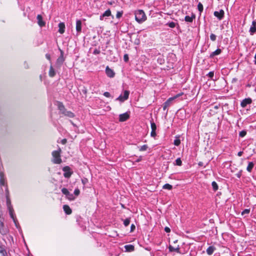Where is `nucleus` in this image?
<instances>
[{
    "mask_svg": "<svg viewBox=\"0 0 256 256\" xmlns=\"http://www.w3.org/2000/svg\"><path fill=\"white\" fill-rule=\"evenodd\" d=\"M63 170L64 172V176L65 178H69L71 176L72 172L70 171V168L68 166L64 167Z\"/></svg>",
    "mask_w": 256,
    "mask_h": 256,
    "instance_id": "obj_9",
    "label": "nucleus"
},
{
    "mask_svg": "<svg viewBox=\"0 0 256 256\" xmlns=\"http://www.w3.org/2000/svg\"><path fill=\"white\" fill-rule=\"evenodd\" d=\"M67 198L70 200H74L75 198L74 197V196H73L72 194H70L67 196Z\"/></svg>",
    "mask_w": 256,
    "mask_h": 256,
    "instance_id": "obj_41",
    "label": "nucleus"
},
{
    "mask_svg": "<svg viewBox=\"0 0 256 256\" xmlns=\"http://www.w3.org/2000/svg\"><path fill=\"white\" fill-rule=\"evenodd\" d=\"M0 254L2 256H8V254L4 246L0 244Z\"/></svg>",
    "mask_w": 256,
    "mask_h": 256,
    "instance_id": "obj_15",
    "label": "nucleus"
},
{
    "mask_svg": "<svg viewBox=\"0 0 256 256\" xmlns=\"http://www.w3.org/2000/svg\"><path fill=\"white\" fill-rule=\"evenodd\" d=\"M195 18V15L192 14L191 16H186L184 18V20L186 22H192L193 21V20Z\"/></svg>",
    "mask_w": 256,
    "mask_h": 256,
    "instance_id": "obj_18",
    "label": "nucleus"
},
{
    "mask_svg": "<svg viewBox=\"0 0 256 256\" xmlns=\"http://www.w3.org/2000/svg\"><path fill=\"white\" fill-rule=\"evenodd\" d=\"M8 228L4 226V222L0 220V234L4 236L8 234Z\"/></svg>",
    "mask_w": 256,
    "mask_h": 256,
    "instance_id": "obj_6",
    "label": "nucleus"
},
{
    "mask_svg": "<svg viewBox=\"0 0 256 256\" xmlns=\"http://www.w3.org/2000/svg\"><path fill=\"white\" fill-rule=\"evenodd\" d=\"M111 15V12L110 10H108L103 14L102 16H109Z\"/></svg>",
    "mask_w": 256,
    "mask_h": 256,
    "instance_id": "obj_28",
    "label": "nucleus"
},
{
    "mask_svg": "<svg viewBox=\"0 0 256 256\" xmlns=\"http://www.w3.org/2000/svg\"><path fill=\"white\" fill-rule=\"evenodd\" d=\"M256 32V21L253 20L250 28V34L252 36Z\"/></svg>",
    "mask_w": 256,
    "mask_h": 256,
    "instance_id": "obj_10",
    "label": "nucleus"
},
{
    "mask_svg": "<svg viewBox=\"0 0 256 256\" xmlns=\"http://www.w3.org/2000/svg\"><path fill=\"white\" fill-rule=\"evenodd\" d=\"M130 94V92L128 90H124V95H120L117 98H116V100H119L122 102H124L128 98Z\"/></svg>",
    "mask_w": 256,
    "mask_h": 256,
    "instance_id": "obj_5",
    "label": "nucleus"
},
{
    "mask_svg": "<svg viewBox=\"0 0 256 256\" xmlns=\"http://www.w3.org/2000/svg\"><path fill=\"white\" fill-rule=\"evenodd\" d=\"M124 62H127L128 60V56L127 54H126L124 55Z\"/></svg>",
    "mask_w": 256,
    "mask_h": 256,
    "instance_id": "obj_44",
    "label": "nucleus"
},
{
    "mask_svg": "<svg viewBox=\"0 0 256 256\" xmlns=\"http://www.w3.org/2000/svg\"><path fill=\"white\" fill-rule=\"evenodd\" d=\"M150 125H151L152 130H156V126L154 122H150Z\"/></svg>",
    "mask_w": 256,
    "mask_h": 256,
    "instance_id": "obj_30",
    "label": "nucleus"
},
{
    "mask_svg": "<svg viewBox=\"0 0 256 256\" xmlns=\"http://www.w3.org/2000/svg\"><path fill=\"white\" fill-rule=\"evenodd\" d=\"M250 212V210L249 209H245L242 212V214L244 215L245 214H248Z\"/></svg>",
    "mask_w": 256,
    "mask_h": 256,
    "instance_id": "obj_43",
    "label": "nucleus"
},
{
    "mask_svg": "<svg viewBox=\"0 0 256 256\" xmlns=\"http://www.w3.org/2000/svg\"><path fill=\"white\" fill-rule=\"evenodd\" d=\"M243 154L242 152H239L238 154V156H241Z\"/></svg>",
    "mask_w": 256,
    "mask_h": 256,
    "instance_id": "obj_56",
    "label": "nucleus"
},
{
    "mask_svg": "<svg viewBox=\"0 0 256 256\" xmlns=\"http://www.w3.org/2000/svg\"><path fill=\"white\" fill-rule=\"evenodd\" d=\"M104 16H102V14L100 16V19L101 20H102L104 19Z\"/></svg>",
    "mask_w": 256,
    "mask_h": 256,
    "instance_id": "obj_57",
    "label": "nucleus"
},
{
    "mask_svg": "<svg viewBox=\"0 0 256 256\" xmlns=\"http://www.w3.org/2000/svg\"><path fill=\"white\" fill-rule=\"evenodd\" d=\"M212 188L214 190L216 191L218 189V186L217 184L216 183V182H212Z\"/></svg>",
    "mask_w": 256,
    "mask_h": 256,
    "instance_id": "obj_31",
    "label": "nucleus"
},
{
    "mask_svg": "<svg viewBox=\"0 0 256 256\" xmlns=\"http://www.w3.org/2000/svg\"><path fill=\"white\" fill-rule=\"evenodd\" d=\"M70 194V192H67L66 194L65 195L67 197Z\"/></svg>",
    "mask_w": 256,
    "mask_h": 256,
    "instance_id": "obj_59",
    "label": "nucleus"
},
{
    "mask_svg": "<svg viewBox=\"0 0 256 256\" xmlns=\"http://www.w3.org/2000/svg\"><path fill=\"white\" fill-rule=\"evenodd\" d=\"M169 250L170 252H177L180 253V248L178 246L176 248H174L172 246L170 245L168 247Z\"/></svg>",
    "mask_w": 256,
    "mask_h": 256,
    "instance_id": "obj_23",
    "label": "nucleus"
},
{
    "mask_svg": "<svg viewBox=\"0 0 256 256\" xmlns=\"http://www.w3.org/2000/svg\"><path fill=\"white\" fill-rule=\"evenodd\" d=\"M246 131H245V130H242V131H241V132H240L239 135H240V137H244V136L246 135Z\"/></svg>",
    "mask_w": 256,
    "mask_h": 256,
    "instance_id": "obj_40",
    "label": "nucleus"
},
{
    "mask_svg": "<svg viewBox=\"0 0 256 256\" xmlns=\"http://www.w3.org/2000/svg\"><path fill=\"white\" fill-rule=\"evenodd\" d=\"M38 24L40 27H42L45 26V22L43 20L42 16L40 14L37 16Z\"/></svg>",
    "mask_w": 256,
    "mask_h": 256,
    "instance_id": "obj_12",
    "label": "nucleus"
},
{
    "mask_svg": "<svg viewBox=\"0 0 256 256\" xmlns=\"http://www.w3.org/2000/svg\"><path fill=\"white\" fill-rule=\"evenodd\" d=\"M124 248L127 252H132L134 250V247L133 245L128 244L124 246Z\"/></svg>",
    "mask_w": 256,
    "mask_h": 256,
    "instance_id": "obj_21",
    "label": "nucleus"
},
{
    "mask_svg": "<svg viewBox=\"0 0 256 256\" xmlns=\"http://www.w3.org/2000/svg\"><path fill=\"white\" fill-rule=\"evenodd\" d=\"M106 73L108 76L112 78L115 76V73L113 70L110 68L108 66H107L106 68Z\"/></svg>",
    "mask_w": 256,
    "mask_h": 256,
    "instance_id": "obj_7",
    "label": "nucleus"
},
{
    "mask_svg": "<svg viewBox=\"0 0 256 256\" xmlns=\"http://www.w3.org/2000/svg\"><path fill=\"white\" fill-rule=\"evenodd\" d=\"M198 8L200 12H202L203 10V6L200 2L198 3Z\"/></svg>",
    "mask_w": 256,
    "mask_h": 256,
    "instance_id": "obj_35",
    "label": "nucleus"
},
{
    "mask_svg": "<svg viewBox=\"0 0 256 256\" xmlns=\"http://www.w3.org/2000/svg\"><path fill=\"white\" fill-rule=\"evenodd\" d=\"M241 174H242V172L241 171L240 172L236 174V176L238 178H240L241 176Z\"/></svg>",
    "mask_w": 256,
    "mask_h": 256,
    "instance_id": "obj_54",
    "label": "nucleus"
},
{
    "mask_svg": "<svg viewBox=\"0 0 256 256\" xmlns=\"http://www.w3.org/2000/svg\"><path fill=\"white\" fill-rule=\"evenodd\" d=\"M216 36L214 34H212L210 35V38L212 41H215L216 40Z\"/></svg>",
    "mask_w": 256,
    "mask_h": 256,
    "instance_id": "obj_38",
    "label": "nucleus"
},
{
    "mask_svg": "<svg viewBox=\"0 0 256 256\" xmlns=\"http://www.w3.org/2000/svg\"><path fill=\"white\" fill-rule=\"evenodd\" d=\"M147 148H148L147 145H144L140 147V151H144V150H146Z\"/></svg>",
    "mask_w": 256,
    "mask_h": 256,
    "instance_id": "obj_42",
    "label": "nucleus"
},
{
    "mask_svg": "<svg viewBox=\"0 0 256 256\" xmlns=\"http://www.w3.org/2000/svg\"><path fill=\"white\" fill-rule=\"evenodd\" d=\"M76 30L79 33L82 30V22L80 20H77L76 22Z\"/></svg>",
    "mask_w": 256,
    "mask_h": 256,
    "instance_id": "obj_14",
    "label": "nucleus"
},
{
    "mask_svg": "<svg viewBox=\"0 0 256 256\" xmlns=\"http://www.w3.org/2000/svg\"><path fill=\"white\" fill-rule=\"evenodd\" d=\"M130 223V218H126L124 222V224L126 226H128L129 225Z\"/></svg>",
    "mask_w": 256,
    "mask_h": 256,
    "instance_id": "obj_36",
    "label": "nucleus"
},
{
    "mask_svg": "<svg viewBox=\"0 0 256 256\" xmlns=\"http://www.w3.org/2000/svg\"><path fill=\"white\" fill-rule=\"evenodd\" d=\"M80 193V191L78 188H76L74 190V194L76 196H78L79 195Z\"/></svg>",
    "mask_w": 256,
    "mask_h": 256,
    "instance_id": "obj_45",
    "label": "nucleus"
},
{
    "mask_svg": "<svg viewBox=\"0 0 256 256\" xmlns=\"http://www.w3.org/2000/svg\"><path fill=\"white\" fill-rule=\"evenodd\" d=\"M254 164L252 162H250L248 163V164L247 166V168H246V170L248 172H251L252 168H254Z\"/></svg>",
    "mask_w": 256,
    "mask_h": 256,
    "instance_id": "obj_26",
    "label": "nucleus"
},
{
    "mask_svg": "<svg viewBox=\"0 0 256 256\" xmlns=\"http://www.w3.org/2000/svg\"><path fill=\"white\" fill-rule=\"evenodd\" d=\"M214 72H210L208 74V77H210V78H212V77L214 76Z\"/></svg>",
    "mask_w": 256,
    "mask_h": 256,
    "instance_id": "obj_47",
    "label": "nucleus"
},
{
    "mask_svg": "<svg viewBox=\"0 0 256 256\" xmlns=\"http://www.w3.org/2000/svg\"><path fill=\"white\" fill-rule=\"evenodd\" d=\"M163 68L164 69V70H166H166H168L169 68H170L168 66H167V68Z\"/></svg>",
    "mask_w": 256,
    "mask_h": 256,
    "instance_id": "obj_60",
    "label": "nucleus"
},
{
    "mask_svg": "<svg viewBox=\"0 0 256 256\" xmlns=\"http://www.w3.org/2000/svg\"><path fill=\"white\" fill-rule=\"evenodd\" d=\"M64 210L67 214H70L72 212V210L70 206L68 205H64L63 206Z\"/></svg>",
    "mask_w": 256,
    "mask_h": 256,
    "instance_id": "obj_17",
    "label": "nucleus"
},
{
    "mask_svg": "<svg viewBox=\"0 0 256 256\" xmlns=\"http://www.w3.org/2000/svg\"><path fill=\"white\" fill-rule=\"evenodd\" d=\"M0 186H4L5 184L4 174L2 172H0Z\"/></svg>",
    "mask_w": 256,
    "mask_h": 256,
    "instance_id": "obj_20",
    "label": "nucleus"
},
{
    "mask_svg": "<svg viewBox=\"0 0 256 256\" xmlns=\"http://www.w3.org/2000/svg\"><path fill=\"white\" fill-rule=\"evenodd\" d=\"M66 110L65 108H63V110H60V112H61V113L62 114H64L65 113Z\"/></svg>",
    "mask_w": 256,
    "mask_h": 256,
    "instance_id": "obj_53",
    "label": "nucleus"
},
{
    "mask_svg": "<svg viewBox=\"0 0 256 256\" xmlns=\"http://www.w3.org/2000/svg\"><path fill=\"white\" fill-rule=\"evenodd\" d=\"M6 192H7V194H6V204H7L8 208L9 210V212H10V214L11 217L13 219H14L13 214H12L14 210H13L12 205H11L10 200L9 198L8 192V190H6Z\"/></svg>",
    "mask_w": 256,
    "mask_h": 256,
    "instance_id": "obj_4",
    "label": "nucleus"
},
{
    "mask_svg": "<svg viewBox=\"0 0 256 256\" xmlns=\"http://www.w3.org/2000/svg\"><path fill=\"white\" fill-rule=\"evenodd\" d=\"M46 57L48 60L50 58V56L49 54H46Z\"/></svg>",
    "mask_w": 256,
    "mask_h": 256,
    "instance_id": "obj_58",
    "label": "nucleus"
},
{
    "mask_svg": "<svg viewBox=\"0 0 256 256\" xmlns=\"http://www.w3.org/2000/svg\"><path fill=\"white\" fill-rule=\"evenodd\" d=\"M58 28H59L58 32L61 34H62L63 33H64V30H65L64 24L63 22H60L58 24Z\"/></svg>",
    "mask_w": 256,
    "mask_h": 256,
    "instance_id": "obj_16",
    "label": "nucleus"
},
{
    "mask_svg": "<svg viewBox=\"0 0 256 256\" xmlns=\"http://www.w3.org/2000/svg\"><path fill=\"white\" fill-rule=\"evenodd\" d=\"M130 117V115L128 112H126L122 114H121L119 116V120L120 122H124L126 120Z\"/></svg>",
    "mask_w": 256,
    "mask_h": 256,
    "instance_id": "obj_11",
    "label": "nucleus"
},
{
    "mask_svg": "<svg viewBox=\"0 0 256 256\" xmlns=\"http://www.w3.org/2000/svg\"><path fill=\"white\" fill-rule=\"evenodd\" d=\"M150 135L152 137H154L156 136V130H152Z\"/></svg>",
    "mask_w": 256,
    "mask_h": 256,
    "instance_id": "obj_50",
    "label": "nucleus"
},
{
    "mask_svg": "<svg viewBox=\"0 0 256 256\" xmlns=\"http://www.w3.org/2000/svg\"><path fill=\"white\" fill-rule=\"evenodd\" d=\"M198 165L199 166H202V162H200L199 164H198Z\"/></svg>",
    "mask_w": 256,
    "mask_h": 256,
    "instance_id": "obj_62",
    "label": "nucleus"
},
{
    "mask_svg": "<svg viewBox=\"0 0 256 256\" xmlns=\"http://www.w3.org/2000/svg\"><path fill=\"white\" fill-rule=\"evenodd\" d=\"M122 12H118L116 14V18H121L122 15Z\"/></svg>",
    "mask_w": 256,
    "mask_h": 256,
    "instance_id": "obj_39",
    "label": "nucleus"
},
{
    "mask_svg": "<svg viewBox=\"0 0 256 256\" xmlns=\"http://www.w3.org/2000/svg\"><path fill=\"white\" fill-rule=\"evenodd\" d=\"M254 59H255V64H256V55L254 56Z\"/></svg>",
    "mask_w": 256,
    "mask_h": 256,
    "instance_id": "obj_61",
    "label": "nucleus"
},
{
    "mask_svg": "<svg viewBox=\"0 0 256 256\" xmlns=\"http://www.w3.org/2000/svg\"><path fill=\"white\" fill-rule=\"evenodd\" d=\"M182 164V162L180 158H178L176 160V164L178 166H180Z\"/></svg>",
    "mask_w": 256,
    "mask_h": 256,
    "instance_id": "obj_34",
    "label": "nucleus"
},
{
    "mask_svg": "<svg viewBox=\"0 0 256 256\" xmlns=\"http://www.w3.org/2000/svg\"><path fill=\"white\" fill-rule=\"evenodd\" d=\"M224 12L222 10H220L219 12L216 11L214 12V16L216 17L219 20H221L224 16Z\"/></svg>",
    "mask_w": 256,
    "mask_h": 256,
    "instance_id": "obj_8",
    "label": "nucleus"
},
{
    "mask_svg": "<svg viewBox=\"0 0 256 256\" xmlns=\"http://www.w3.org/2000/svg\"><path fill=\"white\" fill-rule=\"evenodd\" d=\"M104 95L107 98L110 97L111 96L110 93L108 92H104Z\"/></svg>",
    "mask_w": 256,
    "mask_h": 256,
    "instance_id": "obj_49",
    "label": "nucleus"
},
{
    "mask_svg": "<svg viewBox=\"0 0 256 256\" xmlns=\"http://www.w3.org/2000/svg\"><path fill=\"white\" fill-rule=\"evenodd\" d=\"M140 159H138V160H136V162H140Z\"/></svg>",
    "mask_w": 256,
    "mask_h": 256,
    "instance_id": "obj_63",
    "label": "nucleus"
},
{
    "mask_svg": "<svg viewBox=\"0 0 256 256\" xmlns=\"http://www.w3.org/2000/svg\"><path fill=\"white\" fill-rule=\"evenodd\" d=\"M58 108L60 110H63V108H65V107L64 106V104H62V103L60 102H58Z\"/></svg>",
    "mask_w": 256,
    "mask_h": 256,
    "instance_id": "obj_32",
    "label": "nucleus"
},
{
    "mask_svg": "<svg viewBox=\"0 0 256 256\" xmlns=\"http://www.w3.org/2000/svg\"><path fill=\"white\" fill-rule=\"evenodd\" d=\"M164 230L166 232H170V228H168V227H166L164 228Z\"/></svg>",
    "mask_w": 256,
    "mask_h": 256,
    "instance_id": "obj_51",
    "label": "nucleus"
},
{
    "mask_svg": "<svg viewBox=\"0 0 256 256\" xmlns=\"http://www.w3.org/2000/svg\"><path fill=\"white\" fill-rule=\"evenodd\" d=\"M64 114L65 116H68L69 118H73L74 116V114L72 112L67 110L66 111L65 113Z\"/></svg>",
    "mask_w": 256,
    "mask_h": 256,
    "instance_id": "obj_27",
    "label": "nucleus"
},
{
    "mask_svg": "<svg viewBox=\"0 0 256 256\" xmlns=\"http://www.w3.org/2000/svg\"><path fill=\"white\" fill-rule=\"evenodd\" d=\"M135 226L134 224H132L130 226L131 232H132L135 229Z\"/></svg>",
    "mask_w": 256,
    "mask_h": 256,
    "instance_id": "obj_52",
    "label": "nucleus"
},
{
    "mask_svg": "<svg viewBox=\"0 0 256 256\" xmlns=\"http://www.w3.org/2000/svg\"><path fill=\"white\" fill-rule=\"evenodd\" d=\"M252 102V100L250 98L244 99L241 102V106L242 108H245L247 104H251Z\"/></svg>",
    "mask_w": 256,
    "mask_h": 256,
    "instance_id": "obj_13",
    "label": "nucleus"
},
{
    "mask_svg": "<svg viewBox=\"0 0 256 256\" xmlns=\"http://www.w3.org/2000/svg\"><path fill=\"white\" fill-rule=\"evenodd\" d=\"M180 144V140L178 138L174 140V144L175 146H178Z\"/></svg>",
    "mask_w": 256,
    "mask_h": 256,
    "instance_id": "obj_37",
    "label": "nucleus"
},
{
    "mask_svg": "<svg viewBox=\"0 0 256 256\" xmlns=\"http://www.w3.org/2000/svg\"><path fill=\"white\" fill-rule=\"evenodd\" d=\"M62 192L63 194H66L67 192H68V190L66 188H63L62 190Z\"/></svg>",
    "mask_w": 256,
    "mask_h": 256,
    "instance_id": "obj_46",
    "label": "nucleus"
},
{
    "mask_svg": "<svg viewBox=\"0 0 256 256\" xmlns=\"http://www.w3.org/2000/svg\"><path fill=\"white\" fill-rule=\"evenodd\" d=\"M183 93L181 92L178 94H177L176 95L174 96L173 97L169 98L164 104L163 106V109L164 110H165L166 108L169 106L173 100H176V98H178L180 96H182Z\"/></svg>",
    "mask_w": 256,
    "mask_h": 256,
    "instance_id": "obj_3",
    "label": "nucleus"
},
{
    "mask_svg": "<svg viewBox=\"0 0 256 256\" xmlns=\"http://www.w3.org/2000/svg\"><path fill=\"white\" fill-rule=\"evenodd\" d=\"M60 152L61 149L59 148L58 150H54L52 152V156L54 158V163L60 164L62 162V160L60 156Z\"/></svg>",
    "mask_w": 256,
    "mask_h": 256,
    "instance_id": "obj_2",
    "label": "nucleus"
},
{
    "mask_svg": "<svg viewBox=\"0 0 256 256\" xmlns=\"http://www.w3.org/2000/svg\"><path fill=\"white\" fill-rule=\"evenodd\" d=\"M66 139H63L62 140V144H65L66 143Z\"/></svg>",
    "mask_w": 256,
    "mask_h": 256,
    "instance_id": "obj_55",
    "label": "nucleus"
},
{
    "mask_svg": "<svg viewBox=\"0 0 256 256\" xmlns=\"http://www.w3.org/2000/svg\"><path fill=\"white\" fill-rule=\"evenodd\" d=\"M55 74H56L55 68L52 65H51L50 68V70H49V76L50 77H53L55 76Z\"/></svg>",
    "mask_w": 256,
    "mask_h": 256,
    "instance_id": "obj_19",
    "label": "nucleus"
},
{
    "mask_svg": "<svg viewBox=\"0 0 256 256\" xmlns=\"http://www.w3.org/2000/svg\"><path fill=\"white\" fill-rule=\"evenodd\" d=\"M222 52V50L220 48H218L215 51L213 52H212V54H210V56L211 57H212V56H217V55H218L220 54Z\"/></svg>",
    "mask_w": 256,
    "mask_h": 256,
    "instance_id": "obj_24",
    "label": "nucleus"
},
{
    "mask_svg": "<svg viewBox=\"0 0 256 256\" xmlns=\"http://www.w3.org/2000/svg\"><path fill=\"white\" fill-rule=\"evenodd\" d=\"M172 188V186L168 184H165L162 187L164 189H168V190H170Z\"/></svg>",
    "mask_w": 256,
    "mask_h": 256,
    "instance_id": "obj_29",
    "label": "nucleus"
},
{
    "mask_svg": "<svg viewBox=\"0 0 256 256\" xmlns=\"http://www.w3.org/2000/svg\"><path fill=\"white\" fill-rule=\"evenodd\" d=\"M60 52V56L58 58V62L59 63H62L64 61V52L62 50L60 49H59Z\"/></svg>",
    "mask_w": 256,
    "mask_h": 256,
    "instance_id": "obj_22",
    "label": "nucleus"
},
{
    "mask_svg": "<svg viewBox=\"0 0 256 256\" xmlns=\"http://www.w3.org/2000/svg\"><path fill=\"white\" fill-rule=\"evenodd\" d=\"M214 246H209L206 250V252L208 255H211L212 254L214 250Z\"/></svg>",
    "mask_w": 256,
    "mask_h": 256,
    "instance_id": "obj_25",
    "label": "nucleus"
},
{
    "mask_svg": "<svg viewBox=\"0 0 256 256\" xmlns=\"http://www.w3.org/2000/svg\"><path fill=\"white\" fill-rule=\"evenodd\" d=\"M135 20L139 24L142 23L146 20V16L142 10H138L134 12Z\"/></svg>",
    "mask_w": 256,
    "mask_h": 256,
    "instance_id": "obj_1",
    "label": "nucleus"
},
{
    "mask_svg": "<svg viewBox=\"0 0 256 256\" xmlns=\"http://www.w3.org/2000/svg\"><path fill=\"white\" fill-rule=\"evenodd\" d=\"M167 25L170 28H174L176 26V24L175 22H168L167 24Z\"/></svg>",
    "mask_w": 256,
    "mask_h": 256,
    "instance_id": "obj_33",
    "label": "nucleus"
},
{
    "mask_svg": "<svg viewBox=\"0 0 256 256\" xmlns=\"http://www.w3.org/2000/svg\"><path fill=\"white\" fill-rule=\"evenodd\" d=\"M94 54H98L100 53V50L98 49H95L93 52Z\"/></svg>",
    "mask_w": 256,
    "mask_h": 256,
    "instance_id": "obj_48",
    "label": "nucleus"
}]
</instances>
